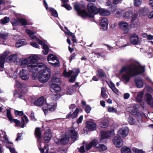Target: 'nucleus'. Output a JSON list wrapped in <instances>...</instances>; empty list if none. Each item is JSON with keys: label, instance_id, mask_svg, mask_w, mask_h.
Masks as SVG:
<instances>
[{"label": "nucleus", "instance_id": "393cba45", "mask_svg": "<svg viewBox=\"0 0 153 153\" xmlns=\"http://www.w3.org/2000/svg\"><path fill=\"white\" fill-rule=\"evenodd\" d=\"M27 66V69L29 72H36V70L37 67L36 66V64L28 63Z\"/></svg>", "mask_w": 153, "mask_h": 153}, {"label": "nucleus", "instance_id": "f03ea898", "mask_svg": "<svg viewBox=\"0 0 153 153\" xmlns=\"http://www.w3.org/2000/svg\"><path fill=\"white\" fill-rule=\"evenodd\" d=\"M47 60L49 65L53 67L57 68L60 66L59 59L55 55L53 54H48Z\"/></svg>", "mask_w": 153, "mask_h": 153}, {"label": "nucleus", "instance_id": "a878e982", "mask_svg": "<svg viewBox=\"0 0 153 153\" xmlns=\"http://www.w3.org/2000/svg\"><path fill=\"white\" fill-rule=\"evenodd\" d=\"M132 71L130 69L129 72H128V74H126L123 76V79L126 82H128L130 80L131 77H134L132 76V75L134 74Z\"/></svg>", "mask_w": 153, "mask_h": 153}, {"label": "nucleus", "instance_id": "680f3d73", "mask_svg": "<svg viewBox=\"0 0 153 153\" xmlns=\"http://www.w3.org/2000/svg\"><path fill=\"white\" fill-rule=\"evenodd\" d=\"M31 74V78L33 80L37 78V75L39 74L37 72H32Z\"/></svg>", "mask_w": 153, "mask_h": 153}, {"label": "nucleus", "instance_id": "473e14b6", "mask_svg": "<svg viewBox=\"0 0 153 153\" xmlns=\"http://www.w3.org/2000/svg\"><path fill=\"white\" fill-rule=\"evenodd\" d=\"M26 43L25 40L21 39L17 41L15 45L16 47L19 48L26 45Z\"/></svg>", "mask_w": 153, "mask_h": 153}, {"label": "nucleus", "instance_id": "9d476101", "mask_svg": "<svg viewBox=\"0 0 153 153\" xmlns=\"http://www.w3.org/2000/svg\"><path fill=\"white\" fill-rule=\"evenodd\" d=\"M128 129L127 127H123L118 131V136L122 137H125L128 135Z\"/></svg>", "mask_w": 153, "mask_h": 153}, {"label": "nucleus", "instance_id": "69168bd1", "mask_svg": "<svg viewBox=\"0 0 153 153\" xmlns=\"http://www.w3.org/2000/svg\"><path fill=\"white\" fill-rule=\"evenodd\" d=\"M90 144L92 146L95 147L98 144V142L96 140L94 139L90 143Z\"/></svg>", "mask_w": 153, "mask_h": 153}, {"label": "nucleus", "instance_id": "6e6552de", "mask_svg": "<svg viewBox=\"0 0 153 153\" xmlns=\"http://www.w3.org/2000/svg\"><path fill=\"white\" fill-rule=\"evenodd\" d=\"M69 137L66 134L62 136V138L57 140H55V143L57 144H59L60 143L62 145L66 144L69 141Z\"/></svg>", "mask_w": 153, "mask_h": 153}, {"label": "nucleus", "instance_id": "c756f323", "mask_svg": "<svg viewBox=\"0 0 153 153\" xmlns=\"http://www.w3.org/2000/svg\"><path fill=\"white\" fill-rule=\"evenodd\" d=\"M132 63H131L128 66H123L120 70V73H122L125 72L126 70L128 71V73L129 72V70L131 69L132 68Z\"/></svg>", "mask_w": 153, "mask_h": 153}, {"label": "nucleus", "instance_id": "cd10ccee", "mask_svg": "<svg viewBox=\"0 0 153 153\" xmlns=\"http://www.w3.org/2000/svg\"><path fill=\"white\" fill-rule=\"evenodd\" d=\"M134 81L137 88H140L143 87V80L141 78L135 79Z\"/></svg>", "mask_w": 153, "mask_h": 153}, {"label": "nucleus", "instance_id": "ea45409f", "mask_svg": "<svg viewBox=\"0 0 153 153\" xmlns=\"http://www.w3.org/2000/svg\"><path fill=\"white\" fill-rule=\"evenodd\" d=\"M8 33L5 32L1 31H0V38L4 39H7V37L8 36Z\"/></svg>", "mask_w": 153, "mask_h": 153}, {"label": "nucleus", "instance_id": "2eb2a0df", "mask_svg": "<svg viewBox=\"0 0 153 153\" xmlns=\"http://www.w3.org/2000/svg\"><path fill=\"white\" fill-rule=\"evenodd\" d=\"M86 127L90 131H93L96 129V124L94 122L88 121L86 122Z\"/></svg>", "mask_w": 153, "mask_h": 153}, {"label": "nucleus", "instance_id": "ddd939ff", "mask_svg": "<svg viewBox=\"0 0 153 153\" xmlns=\"http://www.w3.org/2000/svg\"><path fill=\"white\" fill-rule=\"evenodd\" d=\"M108 24V19L104 17L102 18L100 23V25L101 27L100 29L102 30L103 31H104L107 29Z\"/></svg>", "mask_w": 153, "mask_h": 153}, {"label": "nucleus", "instance_id": "423d86ee", "mask_svg": "<svg viewBox=\"0 0 153 153\" xmlns=\"http://www.w3.org/2000/svg\"><path fill=\"white\" fill-rule=\"evenodd\" d=\"M36 66L37 67L36 72H38L39 74L43 73H45L46 71H51L50 69L47 67L45 64L42 63L36 64Z\"/></svg>", "mask_w": 153, "mask_h": 153}, {"label": "nucleus", "instance_id": "37998d69", "mask_svg": "<svg viewBox=\"0 0 153 153\" xmlns=\"http://www.w3.org/2000/svg\"><path fill=\"white\" fill-rule=\"evenodd\" d=\"M19 22L22 25L24 26V27H26L27 25V21L26 19L23 18L19 19Z\"/></svg>", "mask_w": 153, "mask_h": 153}, {"label": "nucleus", "instance_id": "c85d7f7f", "mask_svg": "<svg viewBox=\"0 0 153 153\" xmlns=\"http://www.w3.org/2000/svg\"><path fill=\"white\" fill-rule=\"evenodd\" d=\"M139 107V105L138 104L134 105L133 107V109L131 111V114L133 115L138 116L140 114V113L138 110Z\"/></svg>", "mask_w": 153, "mask_h": 153}, {"label": "nucleus", "instance_id": "f8f14e48", "mask_svg": "<svg viewBox=\"0 0 153 153\" xmlns=\"http://www.w3.org/2000/svg\"><path fill=\"white\" fill-rule=\"evenodd\" d=\"M19 75L22 79L23 80H26L29 78V73L28 71L24 69L21 70L19 73Z\"/></svg>", "mask_w": 153, "mask_h": 153}, {"label": "nucleus", "instance_id": "c9c22d12", "mask_svg": "<svg viewBox=\"0 0 153 153\" xmlns=\"http://www.w3.org/2000/svg\"><path fill=\"white\" fill-rule=\"evenodd\" d=\"M49 10L50 13H51V15L55 17H58V13L57 11L54 8L52 7H50Z\"/></svg>", "mask_w": 153, "mask_h": 153}, {"label": "nucleus", "instance_id": "4d7b16f0", "mask_svg": "<svg viewBox=\"0 0 153 153\" xmlns=\"http://www.w3.org/2000/svg\"><path fill=\"white\" fill-rule=\"evenodd\" d=\"M25 32L29 36L35 33L33 31L27 29L25 30Z\"/></svg>", "mask_w": 153, "mask_h": 153}, {"label": "nucleus", "instance_id": "aec40b11", "mask_svg": "<svg viewBox=\"0 0 153 153\" xmlns=\"http://www.w3.org/2000/svg\"><path fill=\"white\" fill-rule=\"evenodd\" d=\"M50 90L52 93H57L61 90V88L58 84H51Z\"/></svg>", "mask_w": 153, "mask_h": 153}, {"label": "nucleus", "instance_id": "f257e3e1", "mask_svg": "<svg viewBox=\"0 0 153 153\" xmlns=\"http://www.w3.org/2000/svg\"><path fill=\"white\" fill-rule=\"evenodd\" d=\"M74 8L77 13L78 15L84 19L86 17L93 18L94 14L98 13V8H97L93 3L89 2L87 4V8L89 13H88L84 6H81L79 4L75 3L74 5Z\"/></svg>", "mask_w": 153, "mask_h": 153}, {"label": "nucleus", "instance_id": "4c0bfd02", "mask_svg": "<svg viewBox=\"0 0 153 153\" xmlns=\"http://www.w3.org/2000/svg\"><path fill=\"white\" fill-rule=\"evenodd\" d=\"M60 83V79L56 77H52L51 79V84H58Z\"/></svg>", "mask_w": 153, "mask_h": 153}, {"label": "nucleus", "instance_id": "dca6fc26", "mask_svg": "<svg viewBox=\"0 0 153 153\" xmlns=\"http://www.w3.org/2000/svg\"><path fill=\"white\" fill-rule=\"evenodd\" d=\"M139 37L138 36L134 34L131 35L130 37V41L131 43L134 45H137L138 43Z\"/></svg>", "mask_w": 153, "mask_h": 153}, {"label": "nucleus", "instance_id": "603ef678", "mask_svg": "<svg viewBox=\"0 0 153 153\" xmlns=\"http://www.w3.org/2000/svg\"><path fill=\"white\" fill-rule=\"evenodd\" d=\"M97 148L99 149H101L102 151H105L107 149V148L105 146L104 144H99L98 146H97Z\"/></svg>", "mask_w": 153, "mask_h": 153}, {"label": "nucleus", "instance_id": "e433bc0d", "mask_svg": "<svg viewBox=\"0 0 153 153\" xmlns=\"http://www.w3.org/2000/svg\"><path fill=\"white\" fill-rule=\"evenodd\" d=\"M121 153H132L130 148L128 147L124 146L121 149Z\"/></svg>", "mask_w": 153, "mask_h": 153}, {"label": "nucleus", "instance_id": "412c9836", "mask_svg": "<svg viewBox=\"0 0 153 153\" xmlns=\"http://www.w3.org/2000/svg\"><path fill=\"white\" fill-rule=\"evenodd\" d=\"M29 122V120L27 117L25 115H23V117H21V120L20 121V125L18 127L24 128L25 126ZM18 127V126L17 127Z\"/></svg>", "mask_w": 153, "mask_h": 153}, {"label": "nucleus", "instance_id": "3c124183", "mask_svg": "<svg viewBox=\"0 0 153 153\" xmlns=\"http://www.w3.org/2000/svg\"><path fill=\"white\" fill-rule=\"evenodd\" d=\"M128 121L130 124L132 125L134 124L135 122V120L132 117H129L128 119Z\"/></svg>", "mask_w": 153, "mask_h": 153}, {"label": "nucleus", "instance_id": "774afa93", "mask_svg": "<svg viewBox=\"0 0 153 153\" xmlns=\"http://www.w3.org/2000/svg\"><path fill=\"white\" fill-rule=\"evenodd\" d=\"M95 56L97 57V58H99L100 57L103 58H104L105 57V56L104 55L101 54L99 52H97L95 54Z\"/></svg>", "mask_w": 153, "mask_h": 153}, {"label": "nucleus", "instance_id": "b1692460", "mask_svg": "<svg viewBox=\"0 0 153 153\" xmlns=\"http://www.w3.org/2000/svg\"><path fill=\"white\" fill-rule=\"evenodd\" d=\"M128 23L124 22H120L119 24V27L123 30H124L125 32L127 33L128 31Z\"/></svg>", "mask_w": 153, "mask_h": 153}, {"label": "nucleus", "instance_id": "58836bf2", "mask_svg": "<svg viewBox=\"0 0 153 153\" xmlns=\"http://www.w3.org/2000/svg\"><path fill=\"white\" fill-rule=\"evenodd\" d=\"M10 21V18L7 16H5L1 19L0 23L2 25H5Z\"/></svg>", "mask_w": 153, "mask_h": 153}, {"label": "nucleus", "instance_id": "f704fd0d", "mask_svg": "<svg viewBox=\"0 0 153 153\" xmlns=\"http://www.w3.org/2000/svg\"><path fill=\"white\" fill-rule=\"evenodd\" d=\"M132 11H128L126 12L123 15V18L125 19H128L131 18L132 16Z\"/></svg>", "mask_w": 153, "mask_h": 153}, {"label": "nucleus", "instance_id": "13d9d810", "mask_svg": "<svg viewBox=\"0 0 153 153\" xmlns=\"http://www.w3.org/2000/svg\"><path fill=\"white\" fill-rule=\"evenodd\" d=\"M141 1L140 0H134V4L136 7H138L141 4Z\"/></svg>", "mask_w": 153, "mask_h": 153}, {"label": "nucleus", "instance_id": "49530a36", "mask_svg": "<svg viewBox=\"0 0 153 153\" xmlns=\"http://www.w3.org/2000/svg\"><path fill=\"white\" fill-rule=\"evenodd\" d=\"M77 76V74H74L71 75L69 79V82L71 83H73L75 82L76 78Z\"/></svg>", "mask_w": 153, "mask_h": 153}, {"label": "nucleus", "instance_id": "4468645a", "mask_svg": "<svg viewBox=\"0 0 153 153\" xmlns=\"http://www.w3.org/2000/svg\"><path fill=\"white\" fill-rule=\"evenodd\" d=\"M145 99L147 104L151 108H153V98L152 95L149 93H146Z\"/></svg>", "mask_w": 153, "mask_h": 153}, {"label": "nucleus", "instance_id": "0e129e2a", "mask_svg": "<svg viewBox=\"0 0 153 153\" xmlns=\"http://www.w3.org/2000/svg\"><path fill=\"white\" fill-rule=\"evenodd\" d=\"M30 117V120L34 121H36V119L34 116V113L33 111L31 112Z\"/></svg>", "mask_w": 153, "mask_h": 153}, {"label": "nucleus", "instance_id": "1a4fd4ad", "mask_svg": "<svg viewBox=\"0 0 153 153\" xmlns=\"http://www.w3.org/2000/svg\"><path fill=\"white\" fill-rule=\"evenodd\" d=\"M120 137L119 136H115L113 138V142L117 147H120L123 145V143Z\"/></svg>", "mask_w": 153, "mask_h": 153}, {"label": "nucleus", "instance_id": "4be33fe9", "mask_svg": "<svg viewBox=\"0 0 153 153\" xmlns=\"http://www.w3.org/2000/svg\"><path fill=\"white\" fill-rule=\"evenodd\" d=\"M28 59L29 60V63H28L33 64H37L38 63H36L39 59V57L36 55H33L28 56Z\"/></svg>", "mask_w": 153, "mask_h": 153}, {"label": "nucleus", "instance_id": "79ce46f5", "mask_svg": "<svg viewBox=\"0 0 153 153\" xmlns=\"http://www.w3.org/2000/svg\"><path fill=\"white\" fill-rule=\"evenodd\" d=\"M97 75L101 78L105 77L106 76L105 73L101 69H99L98 70Z\"/></svg>", "mask_w": 153, "mask_h": 153}, {"label": "nucleus", "instance_id": "20e7f679", "mask_svg": "<svg viewBox=\"0 0 153 153\" xmlns=\"http://www.w3.org/2000/svg\"><path fill=\"white\" fill-rule=\"evenodd\" d=\"M114 134V131H102L101 133L100 141L101 142H106V139L108 137H111Z\"/></svg>", "mask_w": 153, "mask_h": 153}, {"label": "nucleus", "instance_id": "a211bd4d", "mask_svg": "<svg viewBox=\"0 0 153 153\" xmlns=\"http://www.w3.org/2000/svg\"><path fill=\"white\" fill-rule=\"evenodd\" d=\"M34 134L37 138V141L40 143L41 142L42 136L41 134L40 129L39 127H36L35 130Z\"/></svg>", "mask_w": 153, "mask_h": 153}, {"label": "nucleus", "instance_id": "9b49d317", "mask_svg": "<svg viewBox=\"0 0 153 153\" xmlns=\"http://www.w3.org/2000/svg\"><path fill=\"white\" fill-rule=\"evenodd\" d=\"M68 135L69 136V138H70L72 139V141H73V143L77 140L78 134L75 129H70L68 133Z\"/></svg>", "mask_w": 153, "mask_h": 153}, {"label": "nucleus", "instance_id": "e2e57ef3", "mask_svg": "<svg viewBox=\"0 0 153 153\" xmlns=\"http://www.w3.org/2000/svg\"><path fill=\"white\" fill-rule=\"evenodd\" d=\"M73 73H74V72L72 71L69 70L68 72H66V74L65 76L66 77H70L71 75H73L72 74Z\"/></svg>", "mask_w": 153, "mask_h": 153}, {"label": "nucleus", "instance_id": "338daca9", "mask_svg": "<svg viewBox=\"0 0 153 153\" xmlns=\"http://www.w3.org/2000/svg\"><path fill=\"white\" fill-rule=\"evenodd\" d=\"M145 88L147 91L150 93L153 92V89L150 86L148 85H146Z\"/></svg>", "mask_w": 153, "mask_h": 153}, {"label": "nucleus", "instance_id": "2f4dec72", "mask_svg": "<svg viewBox=\"0 0 153 153\" xmlns=\"http://www.w3.org/2000/svg\"><path fill=\"white\" fill-rule=\"evenodd\" d=\"M109 122L107 119L103 120L100 124V127L102 128H106L108 125Z\"/></svg>", "mask_w": 153, "mask_h": 153}, {"label": "nucleus", "instance_id": "8fccbe9b", "mask_svg": "<svg viewBox=\"0 0 153 153\" xmlns=\"http://www.w3.org/2000/svg\"><path fill=\"white\" fill-rule=\"evenodd\" d=\"M101 89V96L103 98H105L107 95V94L106 93L105 90L103 87H102Z\"/></svg>", "mask_w": 153, "mask_h": 153}, {"label": "nucleus", "instance_id": "f3484780", "mask_svg": "<svg viewBox=\"0 0 153 153\" xmlns=\"http://www.w3.org/2000/svg\"><path fill=\"white\" fill-rule=\"evenodd\" d=\"M8 53L7 51H4L2 55L0 56V67L1 68H3L5 62V60L7 56Z\"/></svg>", "mask_w": 153, "mask_h": 153}, {"label": "nucleus", "instance_id": "c03bdc74", "mask_svg": "<svg viewBox=\"0 0 153 153\" xmlns=\"http://www.w3.org/2000/svg\"><path fill=\"white\" fill-rule=\"evenodd\" d=\"M79 112L78 108H76L75 111L73 113L72 118V119L76 118L77 116L78 113Z\"/></svg>", "mask_w": 153, "mask_h": 153}, {"label": "nucleus", "instance_id": "bf43d9fd", "mask_svg": "<svg viewBox=\"0 0 153 153\" xmlns=\"http://www.w3.org/2000/svg\"><path fill=\"white\" fill-rule=\"evenodd\" d=\"M14 113L16 115L22 116L24 114L23 111H19L17 110H14Z\"/></svg>", "mask_w": 153, "mask_h": 153}, {"label": "nucleus", "instance_id": "72a5a7b5", "mask_svg": "<svg viewBox=\"0 0 153 153\" xmlns=\"http://www.w3.org/2000/svg\"><path fill=\"white\" fill-rule=\"evenodd\" d=\"M143 95V92H140L137 94V97L136 98V100L137 102H142V98Z\"/></svg>", "mask_w": 153, "mask_h": 153}, {"label": "nucleus", "instance_id": "7ed1b4c3", "mask_svg": "<svg viewBox=\"0 0 153 153\" xmlns=\"http://www.w3.org/2000/svg\"><path fill=\"white\" fill-rule=\"evenodd\" d=\"M132 68L131 69L132 72L134 74L132 75V76H135L141 74L143 73L145 71V66L140 65H137L135 64L132 63Z\"/></svg>", "mask_w": 153, "mask_h": 153}, {"label": "nucleus", "instance_id": "5701e85b", "mask_svg": "<svg viewBox=\"0 0 153 153\" xmlns=\"http://www.w3.org/2000/svg\"><path fill=\"white\" fill-rule=\"evenodd\" d=\"M44 102V97L42 96L38 98L37 100H35L34 102V104L35 106H41L43 105Z\"/></svg>", "mask_w": 153, "mask_h": 153}, {"label": "nucleus", "instance_id": "6e6d98bb", "mask_svg": "<svg viewBox=\"0 0 153 153\" xmlns=\"http://www.w3.org/2000/svg\"><path fill=\"white\" fill-rule=\"evenodd\" d=\"M117 110L113 107L108 106V111L110 113L116 112Z\"/></svg>", "mask_w": 153, "mask_h": 153}, {"label": "nucleus", "instance_id": "09e8293b", "mask_svg": "<svg viewBox=\"0 0 153 153\" xmlns=\"http://www.w3.org/2000/svg\"><path fill=\"white\" fill-rule=\"evenodd\" d=\"M29 63V60L28 57L26 58H23L21 61V64L23 65H27Z\"/></svg>", "mask_w": 153, "mask_h": 153}, {"label": "nucleus", "instance_id": "7c9ffc66", "mask_svg": "<svg viewBox=\"0 0 153 153\" xmlns=\"http://www.w3.org/2000/svg\"><path fill=\"white\" fill-rule=\"evenodd\" d=\"M139 14L141 16H146L149 13L148 9L145 8L140 9L139 11Z\"/></svg>", "mask_w": 153, "mask_h": 153}, {"label": "nucleus", "instance_id": "a18cd8bd", "mask_svg": "<svg viewBox=\"0 0 153 153\" xmlns=\"http://www.w3.org/2000/svg\"><path fill=\"white\" fill-rule=\"evenodd\" d=\"M138 17V14L137 13L132 14V16L131 17V23H133L136 20L137 18Z\"/></svg>", "mask_w": 153, "mask_h": 153}, {"label": "nucleus", "instance_id": "0eeeda50", "mask_svg": "<svg viewBox=\"0 0 153 153\" xmlns=\"http://www.w3.org/2000/svg\"><path fill=\"white\" fill-rule=\"evenodd\" d=\"M6 116L9 121L11 122H14L15 124L16 127L20 126L21 124L20 121L17 119L13 118V117L11 113L10 110L9 109H6Z\"/></svg>", "mask_w": 153, "mask_h": 153}, {"label": "nucleus", "instance_id": "052dcab7", "mask_svg": "<svg viewBox=\"0 0 153 153\" xmlns=\"http://www.w3.org/2000/svg\"><path fill=\"white\" fill-rule=\"evenodd\" d=\"M77 149L79 152H80L81 153H84L85 152L84 145H83L82 146L79 148H78Z\"/></svg>", "mask_w": 153, "mask_h": 153}, {"label": "nucleus", "instance_id": "de8ad7c7", "mask_svg": "<svg viewBox=\"0 0 153 153\" xmlns=\"http://www.w3.org/2000/svg\"><path fill=\"white\" fill-rule=\"evenodd\" d=\"M11 22L13 27H16L20 23L19 19L18 20L14 19L13 21H11Z\"/></svg>", "mask_w": 153, "mask_h": 153}, {"label": "nucleus", "instance_id": "39448f33", "mask_svg": "<svg viewBox=\"0 0 153 153\" xmlns=\"http://www.w3.org/2000/svg\"><path fill=\"white\" fill-rule=\"evenodd\" d=\"M51 74V71H46L45 73H42L39 74L38 79L39 81L42 83H44L49 80Z\"/></svg>", "mask_w": 153, "mask_h": 153}, {"label": "nucleus", "instance_id": "6ab92c4d", "mask_svg": "<svg viewBox=\"0 0 153 153\" xmlns=\"http://www.w3.org/2000/svg\"><path fill=\"white\" fill-rule=\"evenodd\" d=\"M52 136V134L50 129L45 131L44 136V139L45 142L48 143L51 140Z\"/></svg>", "mask_w": 153, "mask_h": 153}, {"label": "nucleus", "instance_id": "a19ab883", "mask_svg": "<svg viewBox=\"0 0 153 153\" xmlns=\"http://www.w3.org/2000/svg\"><path fill=\"white\" fill-rule=\"evenodd\" d=\"M8 59L10 61L16 62L17 60V57L15 54H12L8 57Z\"/></svg>", "mask_w": 153, "mask_h": 153}, {"label": "nucleus", "instance_id": "5fc2aeb1", "mask_svg": "<svg viewBox=\"0 0 153 153\" xmlns=\"http://www.w3.org/2000/svg\"><path fill=\"white\" fill-rule=\"evenodd\" d=\"M91 109V108L88 105H87L85 107L84 110L85 112L87 113H89Z\"/></svg>", "mask_w": 153, "mask_h": 153}, {"label": "nucleus", "instance_id": "bb28decb", "mask_svg": "<svg viewBox=\"0 0 153 153\" xmlns=\"http://www.w3.org/2000/svg\"><path fill=\"white\" fill-rule=\"evenodd\" d=\"M98 13L103 16H107L110 15V13L108 10L102 8H98Z\"/></svg>", "mask_w": 153, "mask_h": 153}, {"label": "nucleus", "instance_id": "864d4df0", "mask_svg": "<svg viewBox=\"0 0 153 153\" xmlns=\"http://www.w3.org/2000/svg\"><path fill=\"white\" fill-rule=\"evenodd\" d=\"M132 150L135 153H144V151L142 149H140L135 147H133Z\"/></svg>", "mask_w": 153, "mask_h": 153}]
</instances>
